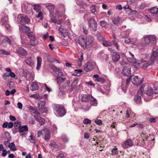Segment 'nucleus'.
<instances>
[{"label": "nucleus", "instance_id": "f257e3e1", "mask_svg": "<svg viewBox=\"0 0 158 158\" xmlns=\"http://www.w3.org/2000/svg\"><path fill=\"white\" fill-rule=\"evenodd\" d=\"M158 56V51H153L151 55V57L148 61L144 60L143 59L141 60V62L143 63L142 68L143 69H146L148 67L153 64L154 61Z\"/></svg>", "mask_w": 158, "mask_h": 158}, {"label": "nucleus", "instance_id": "f03ea898", "mask_svg": "<svg viewBox=\"0 0 158 158\" xmlns=\"http://www.w3.org/2000/svg\"><path fill=\"white\" fill-rule=\"evenodd\" d=\"M145 85L144 88H145V92L146 94L148 96H151L152 94H158V85L155 84L153 85L154 89L153 90L152 87L150 86L147 85V84L144 85Z\"/></svg>", "mask_w": 158, "mask_h": 158}, {"label": "nucleus", "instance_id": "7ed1b4c3", "mask_svg": "<svg viewBox=\"0 0 158 158\" xmlns=\"http://www.w3.org/2000/svg\"><path fill=\"white\" fill-rule=\"evenodd\" d=\"M145 44L149 46H152L156 43V36L154 35H149L144 36Z\"/></svg>", "mask_w": 158, "mask_h": 158}, {"label": "nucleus", "instance_id": "20e7f679", "mask_svg": "<svg viewBox=\"0 0 158 158\" xmlns=\"http://www.w3.org/2000/svg\"><path fill=\"white\" fill-rule=\"evenodd\" d=\"M148 10L152 14V19L158 22V8L156 6L154 7L149 9Z\"/></svg>", "mask_w": 158, "mask_h": 158}, {"label": "nucleus", "instance_id": "39448f33", "mask_svg": "<svg viewBox=\"0 0 158 158\" xmlns=\"http://www.w3.org/2000/svg\"><path fill=\"white\" fill-rule=\"evenodd\" d=\"M96 63L94 61L90 60L86 63L84 67V69L86 72L92 70L95 67Z\"/></svg>", "mask_w": 158, "mask_h": 158}, {"label": "nucleus", "instance_id": "423d86ee", "mask_svg": "<svg viewBox=\"0 0 158 158\" xmlns=\"http://www.w3.org/2000/svg\"><path fill=\"white\" fill-rule=\"evenodd\" d=\"M54 110L57 114L58 115L61 117L64 116L66 113V112L64 107L58 105L55 106Z\"/></svg>", "mask_w": 158, "mask_h": 158}, {"label": "nucleus", "instance_id": "0eeeda50", "mask_svg": "<svg viewBox=\"0 0 158 158\" xmlns=\"http://www.w3.org/2000/svg\"><path fill=\"white\" fill-rule=\"evenodd\" d=\"M145 86L144 85H142L141 86L138 92L137 95L134 98L135 101L137 103H140L141 101V97L142 95L143 92L144 90Z\"/></svg>", "mask_w": 158, "mask_h": 158}, {"label": "nucleus", "instance_id": "6e6552de", "mask_svg": "<svg viewBox=\"0 0 158 158\" xmlns=\"http://www.w3.org/2000/svg\"><path fill=\"white\" fill-rule=\"evenodd\" d=\"M22 10L26 14H29L32 10L29 4L27 2H24L22 5Z\"/></svg>", "mask_w": 158, "mask_h": 158}, {"label": "nucleus", "instance_id": "1a4fd4ad", "mask_svg": "<svg viewBox=\"0 0 158 158\" xmlns=\"http://www.w3.org/2000/svg\"><path fill=\"white\" fill-rule=\"evenodd\" d=\"M89 29L91 31H95L97 30V24L95 20L93 18L88 21Z\"/></svg>", "mask_w": 158, "mask_h": 158}, {"label": "nucleus", "instance_id": "9d476101", "mask_svg": "<svg viewBox=\"0 0 158 158\" xmlns=\"http://www.w3.org/2000/svg\"><path fill=\"white\" fill-rule=\"evenodd\" d=\"M46 102L44 101H40L38 103V107L39 110L42 113H46L48 110L44 107Z\"/></svg>", "mask_w": 158, "mask_h": 158}, {"label": "nucleus", "instance_id": "9b49d317", "mask_svg": "<svg viewBox=\"0 0 158 158\" xmlns=\"http://www.w3.org/2000/svg\"><path fill=\"white\" fill-rule=\"evenodd\" d=\"M18 18L20 23L22 25L27 23L30 21L29 19L25 15L23 16L21 15H20L18 16Z\"/></svg>", "mask_w": 158, "mask_h": 158}, {"label": "nucleus", "instance_id": "f8f14e48", "mask_svg": "<svg viewBox=\"0 0 158 158\" xmlns=\"http://www.w3.org/2000/svg\"><path fill=\"white\" fill-rule=\"evenodd\" d=\"M51 68L54 73H54V74L55 75L56 77L62 76L63 75V73L61 69L53 65H52Z\"/></svg>", "mask_w": 158, "mask_h": 158}, {"label": "nucleus", "instance_id": "ddd939ff", "mask_svg": "<svg viewBox=\"0 0 158 158\" xmlns=\"http://www.w3.org/2000/svg\"><path fill=\"white\" fill-rule=\"evenodd\" d=\"M25 61L26 64L32 67L34 65L35 59L32 56L26 57Z\"/></svg>", "mask_w": 158, "mask_h": 158}, {"label": "nucleus", "instance_id": "4468645a", "mask_svg": "<svg viewBox=\"0 0 158 158\" xmlns=\"http://www.w3.org/2000/svg\"><path fill=\"white\" fill-rule=\"evenodd\" d=\"M122 73L123 75L130 76L131 74V67L130 66L124 67L122 69Z\"/></svg>", "mask_w": 158, "mask_h": 158}, {"label": "nucleus", "instance_id": "2eb2a0df", "mask_svg": "<svg viewBox=\"0 0 158 158\" xmlns=\"http://www.w3.org/2000/svg\"><path fill=\"white\" fill-rule=\"evenodd\" d=\"M132 83L138 86L141 85L143 82L142 79L139 78L137 76H135L131 80Z\"/></svg>", "mask_w": 158, "mask_h": 158}, {"label": "nucleus", "instance_id": "dca6fc26", "mask_svg": "<svg viewBox=\"0 0 158 158\" xmlns=\"http://www.w3.org/2000/svg\"><path fill=\"white\" fill-rule=\"evenodd\" d=\"M93 77L95 79L94 81L96 82L103 84L105 81V80L104 78L99 77V76L98 74H95L93 75Z\"/></svg>", "mask_w": 158, "mask_h": 158}, {"label": "nucleus", "instance_id": "f3484780", "mask_svg": "<svg viewBox=\"0 0 158 158\" xmlns=\"http://www.w3.org/2000/svg\"><path fill=\"white\" fill-rule=\"evenodd\" d=\"M86 41L84 38L83 37H80L77 40L78 43L83 47L86 48L87 47L86 45Z\"/></svg>", "mask_w": 158, "mask_h": 158}, {"label": "nucleus", "instance_id": "a211bd4d", "mask_svg": "<svg viewBox=\"0 0 158 158\" xmlns=\"http://www.w3.org/2000/svg\"><path fill=\"white\" fill-rule=\"evenodd\" d=\"M131 77H129L126 80V84L127 85L125 86V87L124 86V85L123 84H122L121 85V88L120 89H119V90H121L124 93H125L127 91V88L128 87V85L129 83Z\"/></svg>", "mask_w": 158, "mask_h": 158}, {"label": "nucleus", "instance_id": "6ab92c4d", "mask_svg": "<svg viewBox=\"0 0 158 158\" xmlns=\"http://www.w3.org/2000/svg\"><path fill=\"white\" fill-rule=\"evenodd\" d=\"M133 145V144L131 140L128 139L124 142L122 146L124 148H128L129 147L132 146Z\"/></svg>", "mask_w": 158, "mask_h": 158}, {"label": "nucleus", "instance_id": "aec40b11", "mask_svg": "<svg viewBox=\"0 0 158 158\" xmlns=\"http://www.w3.org/2000/svg\"><path fill=\"white\" fill-rule=\"evenodd\" d=\"M43 131L45 133V140L48 141L50 139L51 135L49 130L47 128H45L43 129Z\"/></svg>", "mask_w": 158, "mask_h": 158}, {"label": "nucleus", "instance_id": "412c9836", "mask_svg": "<svg viewBox=\"0 0 158 158\" xmlns=\"http://www.w3.org/2000/svg\"><path fill=\"white\" fill-rule=\"evenodd\" d=\"M89 100L91 102L90 104L92 106H96L97 105V101L91 95H89Z\"/></svg>", "mask_w": 158, "mask_h": 158}, {"label": "nucleus", "instance_id": "4be33fe9", "mask_svg": "<svg viewBox=\"0 0 158 158\" xmlns=\"http://www.w3.org/2000/svg\"><path fill=\"white\" fill-rule=\"evenodd\" d=\"M34 118L38 122L40 125H43L44 123V119L38 115H35Z\"/></svg>", "mask_w": 158, "mask_h": 158}, {"label": "nucleus", "instance_id": "5701e85b", "mask_svg": "<svg viewBox=\"0 0 158 158\" xmlns=\"http://www.w3.org/2000/svg\"><path fill=\"white\" fill-rule=\"evenodd\" d=\"M17 53L22 56H24L27 55V52L22 47L18 48L16 50Z\"/></svg>", "mask_w": 158, "mask_h": 158}, {"label": "nucleus", "instance_id": "b1692460", "mask_svg": "<svg viewBox=\"0 0 158 158\" xmlns=\"http://www.w3.org/2000/svg\"><path fill=\"white\" fill-rule=\"evenodd\" d=\"M30 44H27L26 45V47H29V46H36L37 44L35 43V40L36 38L35 37H33V38H31L30 39Z\"/></svg>", "mask_w": 158, "mask_h": 158}, {"label": "nucleus", "instance_id": "393cba45", "mask_svg": "<svg viewBox=\"0 0 158 158\" xmlns=\"http://www.w3.org/2000/svg\"><path fill=\"white\" fill-rule=\"evenodd\" d=\"M94 40V37L91 36H89L87 37L85 39L86 41V44L87 46H89V45L92 43Z\"/></svg>", "mask_w": 158, "mask_h": 158}, {"label": "nucleus", "instance_id": "a878e982", "mask_svg": "<svg viewBox=\"0 0 158 158\" xmlns=\"http://www.w3.org/2000/svg\"><path fill=\"white\" fill-rule=\"evenodd\" d=\"M65 78L64 77H62L61 76H59L56 77V80L57 83L58 84L60 85L65 80Z\"/></svg>", "mask_w": 158, "mask_h": 158}, {"label": "nucleus", "instance_id": "bb28decb", "mask_svg": "<svg viewBox=\"0 0 158 158\" xmlns=\"http://www.w3.org/2000/svg\"><path fill=\"white\" fill-rule=\"evenodd\" d=\"M38 88V85L37 83L32 82L31 84L30 89L32 91H34Z\"/></svg>", "mask_w": 158, "mask_h": 158}, {"label": "nucleus", "instance_id": "cd10ccee", "mask_svg": "<svg viewBox=\"0 0 158 158\" xmlns=\"http://www.w3.org/2000/svg\"><path fill=\"white\" fill-rule=\"evenodd\" d=\"M120 58V55L117 53L114 52L112 55V58L114 61H118Z\"/></svg>", "mask_w": 158, "mask_h": 158}, {"label": "nucleus", "instance_id": "c85d7f7f", "mask_svg": "<svg viewBox=\"0 0 158 158\" xmlns=\"http://www.w3.org/2000/svg\"><path fill=\"white\" fill-rule=\"evenodd\" d=\"M42 62V59L40 57H38L37 58V65L36 69L37 70H39L41 67Z\"/></svg>", "mask_w": 158, "mask_h": 158}, {"label": "nucleus", "instance_id": "c756f323", "mask_svg": "<svg viewBox=\"0 0 158 158\" xmlns=\"http://www.w3.org/2000/svg\"><path fill=\"white\" fill-rule=\"evenodd\" d=\"M81 100L82 102H88L89 101V95L83 94L81 95Z\"/></svg>", "mask_w": 158, "mask_h": 158}, {"label": "nucleus", "instance_id": "7c9ffc66", "mask_svg": "<svg viewBox=\"0 0 158 158\" xmlns=\"http://www.w3.org/2000/svg\"><path fill=\"white\" fill-rule=\"evenodd\" d=\"M19 130L21 132L27 131L28 130L27 126V125H24L23 126H19Z\"/></svg>", "mask_w": 158, "mask_h": 158}, {"label": "nucleus", "instance_id": "2f4dec72", "mask_svg": "<svg viewBox=\"0 0 158 158\" xmlns=\"http://www.w3.org/2000/svg\"><path fill=\"white\" fill-rule=\"evenodd\" d=\"M20 27V29L23 32H29L30 31V28L25 26L23 25Z\"/></svg>", "mask_w": 158, "mask_h": 158}, {"label": "nucleus", "instance_id": "473e14b6", "mask_svg": "<svg viewBox=\"0 0 158 158\" xmlns=\"http://www.w3.org/2000/svg\"><path fill=\"white\" fill-rule=\"evenodd\" d=\"M29 108L30 111L34 114H36V115L40 114V113L39 112V111L36 109H35L33 107L30 106L29 107Z\"/></svg>", "mask_w": 158, "mask_h": 158}, {"label": "nucleus", "instance_id": "72a5a7b5", "mask_svg": "<svg viewBox=\"0 0 158 158\" xmlns=\"http://www.w3.org/2000/svg\"><path fill=\"white\" fill-rule=\"evenodd\" d=\"M8 21V18L7 16H6L3 17L2 19L1 22V24L2 25H4L6 24L7 23Z\"/></svg>", "mask_w": 158, "mask_h": 158}, {"label": "nucleus", "instance_id": "f704fd0d", "mask_svg": "<svg viewBox=\"0 0 158 158\" xmlns=\"http://www.w3.org/2000/svg\"><path fill=\"white\" fill-rule=\"evenodd\" d=\"M112 21L114 24L115 25H118L121 22L120 19L119 18H114Z\"/></svg>", "mask_w": 158, "mask_h": 158}, {"label": "nucleus", "instance_id": "c9c22d12", "mask_svg": "<svg viewBox=\"0 0 158 158\" xmlns=\"http://www.w3.org/2000/svg\"><path fill=\"white\" fill-rule=\"evenodd\" d=\"M16 90L15 89H14L10 91L8 90H7L5 92V94L6 96H9L10 94L13 95L16 92Z\"/></svg>", "mask_w": 158, "mask_h": 158}, {"label": "nucleus", "instance_id": "e433bc0d", "mask_svg": "<svg viewBox=\"0 0 158 158\" xmlns=\"http://www.w3.org/2000/svg\"><path fill=\"white\" fill-rule=\"evenodd\" d=\"M58 30L59 32L62 35H64V33H65L67 32L66 29L64 28H62L61 26L59 27Z\"/></svg>", "mask_w": 158, "mask_h": 158}, {"label": "nucleus", "instance_id": "4c0bfd02", "mask_svg": "<svg viewBox=\"0 0 158 158\" xmlns=\"http://www.w3.org/2000/svg\"><path fill=\"white\" fill-rule=\"evenodd\" d=\"M8 147L10 148V149L13 151H15L17 150L13 142L11 143L8 145Z\"/></svg>", "mask_w": 158, "mask_h": 158}, {"label": "nucleus", "instance_id": "58836bf2", "mask_svg": "<svg viewBox=\"0 0 158 158\" xmlns=\"http://www.w3.org/2000/svg\"><path fill=\"white\" fill-rule=\"evenodd\" d=\"M50 17L51 18V21L52 22L55 23H56V19L52 13L50 12Z\"/></svg>", "mask_w": 158, "mask_h": 158}, {"label": "nucleus", "instance_id": "ea45409f", "mask_svg": "<svg viewBox=\"0 0 158 158\" xmlns=\"http://www.w3.org/2000/svg\"><path fill=\"white\" fill-rule=\"evenodd\" d=\"M34 9L37 13L40 10L41 7L38 4H35L33 5Z\"/></svg>", "mask_w": 158, "mask_h": 158}, {"label": "nucleus", "instance_id": "a19ab883", "mask_svg": "<svg viewBox=\"0 0 158 158\" xmlns=\"http://www.w3.org/2000/svg\"><path fill=\"white\" fill-rule=\"evenodd\" d=\"M83 57V54L82 53H81L78 54V62L79 63H80L81 64V62L82 61V59Z\"/></svg>", "mask_w": 158, "mask_h": 158}, {"label": "nucleus", "instance_id": "79ce46f5", "mask_svg": "<svg viewBox=\"0 0 158 158\" xmlns=\"http://www.w3.org/2000/svg\"><path fill=\"white\" fill-rule=\"evenodd\" d=\"M47 8L49 10L50 13H52V11L54 9V6L53 5H49L47 6Z\"/></svg>", "mask_w": 158, "mask_h": 158}, {"label": "nucleus", "instance_id": "37998d69", "mask_svg": "<svg viewBox=\"0 0 158 158\" xmlns=\"http://www.w3.org/2000/svg\"><path fill=\"white\" fill-rule=\"evenodd\" d=\"M0 54L9 55L10 54V52L6 51L4 50L0 49Z\"/></svg>", "mask_w": 158, "mask_h": 158}, {"label": "nucleus", "instance_id": "c03bdc74", "mask_svg": "<svg viewBox=\"0 0 158 158\" xmlns=\"http://www.w3.org/2000/svg\"><path fill=\"white\" fill-rule=\"evenodd\" d=\"M0 54L9 55L10 54V52L6 51L4 50L0 49Z\"/></svg>", "mask_w": 158, "mask_h": 158}, {"label": "nucleus", "instance_id": "a18cd8bd", "mask_svg": "<svg viewBox=\"0 0 158 158\" xmlns=\"http://www.w3.org/2000/svg\"><path fill=\"white\" fill-rule=\"evenodd\" d=\"M0 54L9 55L10 54V52L6 51L4 50L0 49Z\"/></svg>", "mask_w": 158, "mask_h": 158}, {"label": "nucleus", "instance_id": "49530a36", "mask_svg": "<svg viewBox=\"0 0 158 158\" xmlns=\"http://www.w3.org/2000/svg\"><path fill=\"white\" fill-rule=\"evenodd\" d=\"M118 150L117 148H114L112 149L111 155H117L118 154Z\"/></svg>", "mask_w": 158, "mask_h": 158}, {"label": "nucleus", "instance_id": "de8ad7c7", "mask_svg": "<svg viewBox=\"0 0 158 158\" xmlns=\"http://www.w3.org/2000/svg\"><path fill=\"white\" fill-rule=\"evenodd\" d=\"M78 81L77 79H74V80L73 81L71 84V86L73 88H74L76 87Z\"/></svg>", "mask_w": 158, "mask_h": 158}, {"label": "nucleus", "instance_id": "09e8293b", "mask_svg": "<svg viewBox=\"0 0 158 158\" xmlns=\"http://www.w3.org/2000/svg\"><path fill=\"white\" fill-rule=\"evenodd\" d=\"M37 14L35 15V16L37 18H40V20L43 19L42 14L41 11L38 12Z\"/></svg>", "mask_w": 158, "mask_h": 158}, {"label": "nucleus", "instance_id": "8fccbe9b", "mask_svg": "<svg viewBox=\"0 0 158 158\" xmlns=\"http://www.w3.org/2000/svg\"><path fill=\"white\" fill-rule=\"evenodd\" d=\"M102 44L104 46L108 47L111 45V43L107 41H105L102 42Z\"/></svg>", "mask_w": 158, "mask_h": 158}, {"label": "nucleus", "instance_id": "3c124183", "mask_svg": "<svg viewBox=\"0 0 158 158\" xmlns=\"http://www.w3.org/2000/svg\"><path fill=\"white\" fill-rule=\"evenodd\" d=\"M49 146L50 148L52 149L53 148H56L57 147V145L56 144V143L55 142L52 141L51 142V144H49Z\"/></svg>", "mask_w": 158, "mask_h": 158}, {"label": "nucleus", "instance_id": "603ef678", "mask_svg": "<svg viewBox=\"0 0 158 158\" xmlns=\"http://www.w3.org/2000/svg\"><path fill=\"white\" fill-rule=\"evenodd\" d=\"M95 123L98 125H100L102 124V121L101 119H96Z\"/></svg>", "mask_w": 158, "mask_h": 158}, {"label": "nucleus", "instance_id": "864d4df0", "mask_svg": "<svg viewBox=\"0 0 158 158\" xmlns=\"http://www.w3.org/2000/svg\"><path fill=\"white\" fill-rule=\"evenodd\" d=\"M61 139L64 142H67L69 140L66 136L64 135L62 136Z\"/></svg>", "mask_w": 158, "mask_h": 158}, {"label": "nucleus", "instance_id": "5fc2aeb1", "mask_svg": "<svg viewBox=\"0 0 158 158\" xmlns=\"http://www.w3.org/2000/svg\"><path fill=\"white\" fill-rule=\"evenodd\" d=\"M65 157L64 154L61 152H60L58 153L57 156V158H65Z\"/></svg>", "mask_w": 158, "mask_h": 158}, {"label": "nucleus", "instance_id": "6e6d98bb", "mask_svg": "<svg viewBox=\"0 0 158 158\" xmlns=\"http://www.w3.org/2000/svg\"><path fill=\"white\" fill-rule=\"evenodd\" d=\"M100 24L103 27H105L108 24L107 23L104 21H101Z\"/></svg>", "mask_w": 158, "mask_h": 158}, {"label": "nucleus", "instance_id": "4d7b16f0", "mask_svg": "<svg viewBox=\"0 0 158 158\" xmlns=\"http://www.w3.org/2000/svg\"><path fill=\"white\" fill-rule=\"evenodd\" d=\"M91 123V120L88 118H85L83 120V123L85 124L90 123Z\"/></svg>", "mask_w": 158, "mask_h": 158}, {"label": "nucleus", "instance_id": "13d9d810", "mask_svg": "<svg viewBox=\"0 0 158 158\" xmlns=\"http://www.w3.org/2000/svg\"><path fill=\"white\" fill-rule=\"evenodd\" d=\"M29 140L30 142L31 143H34V144H35V141L34 140V139H33V138L32 135H30L29 136Z\"/></svg>", "mask_w": 158, "mask_h": 158}, {"label": "nucleus", "instance_id": "bf43d9fd", "mask_svg": "<svg viewBox=\"0 0 158 158\" xmlns=\"http://www.w3.org/2000/svg\"><path fill=\"white\" fill-rule=\"evenodd\" d=\"M2 77L3 78L4 80H6L7 81H8V80L7 79V77H9V74H7V73H5L3 74Z\"/></svg>", "mask_w": 158, "mask_h": 158}, {"label": "nucleus", "instance_id": "052dcab7", "mask_svg": "<svg viewBox=\"0 0 158 158\" xmlns=\"http://www.w3.org/2000/svg\"><path fill=\"white\" fill-rule=\"evenodd\" d=\"M89 137V133L86 132L84 134V138L85 139H88Z\"/></svg>", "mask_w": 158, "mask_h": 158}, {"label": "nucleus", "instance_id": "680f3d73", "mask_svg": "<svg viewBox=\"0 0 158 158\" xmlns=\"http://www.w3.org/2000/svg\"><path fill=\"white\" fill-rule=\"evenodd\" d=\"M112 42H113L115 46L116 47L117 50H119L117 42L115 40H113Z\"/></svg>", "mask_w": 158, "mask_h": 158}, {"label": "nucleus", "instance_id": "e2e57ef3", "mask_svg": "<svg viewBox=\"0 0 158 158\" xmlns=\"http://www.w3.org/2000/svg\"><path fill=\"white\" fill-rule=\"evenodd\" d=\"M13 125V124L12 122H10L8 123V127L9 128H10L12 127Z\"/></svg>", "mask_w": 158, "mask_h": 158}, {"label": "nucleus", "instance_id": "0e129e2a", "mask_svg": "<svg viewBox=\"0 0 158 158\" xmlns=\"http://www.w3.org/2000/svg\"><path fill=\"white\" fill-rule=\"evenodd\" d=\"M156 119L155 118H150L149 121L150 123H155L156 121Z\"/></svg>", "mask_w": 158, "mask_h": 158}, {"label": "nucleus", "instance_id": "69168bd1", "mask_svg": "<svg viewBox=\"0 0 158 158\" xmlns=\"http://www.w3.org/2000/svg\"><path fill=\"white\" fill-rule=\"evenodd\" d=\"M3 153L2 154V155L3 156H6V154L7 153V151L6 149H4L3 150H2Z\"/></svg>", "mask_w": 158, "mask_h": 158}, {"label": "nucleus", "instance_id": "338daca9", "mask_svg": "<svg viewBox=\"0 0 158 158\" xmlns=\"http://www.w3.org/2000/svg\"><path fill=\"white\" fill-rule=\"evenodd\" d=\"M116 7L117 9L119 10H122L123 9L122 6L120 5H116Z\"/></svg>", "mask_w": 158, "mask_h": 158}, {"label": "nucleus", "instance_id": "774afa93", "mask_svg": "<svg viewBox=\"0 0 158 158\" xmlns=\"http://www.w3.org/2000/svg\"><path fill=\"white\" fill-rule=\"evenodd\" d=\"M17 105L19 109H22L23 105L20 102H18Z\"/></svg>", "mask_w": 158, "mask_h": 158}]
</instances>
